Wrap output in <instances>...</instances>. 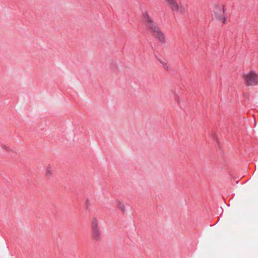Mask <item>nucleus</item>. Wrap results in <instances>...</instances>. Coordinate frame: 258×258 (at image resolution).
Returning a JSON list of instances; mask_svg holds the SVG:
<instances>
[{
	"mask_svg": "<svg viewBox=\"0 0 258 258\" xmlns=\"http://www.w3.org/2000/svg\"><path fill=\"white\" fill-rule=\"evenodd\" d=\"M225 11V6L221 4L216 5L213 11L215 19L223 24L226 22Z\"/></svg>",
	"mask_w": 258,
	"mask_h": 258,
	"instance_id": "nucleus-1",
	"label": "nucleus"
},
{
	"mask_svg": "<svg viewBox=\"0 0 258 258\" xmlns=\"http://www.w3.org/2000/svg\"><path fill=\"white\" fill-rule=\"evenodd\" d=\"M165 1L172 11L179 12L181 14L185 13L186 11L185 6L182 4L178 5L177 0H165Z\"/></svg>",
	"mask_w": 258,
	"mask_h": 258,
	"instance_id": "nucleus-2",
	"label": "nucleus"
},
{
	"mask_svg": "<svg viewBox=\"0 0 258 258\" xmlns=\"http://www.w3.org/2000/svg\"><path fill=\"white\" fill-rule=\"evenodd\" d=\"M143 22L148 30L151 33L157 27V25L154 22L149 14L145 12L143 13Z\"/></svg>",
	"mask_w": 258,
	"mask_h": 258,
	"instance_id": "nucleus-3",
	"label": "nucleus"
},
{
	"mask_svg": "<svg viewBox=\"0 0 258 258\" xmlns=\"http://www.w3.org/2000/svg\"><path fill=\"white\" fill-rule=\"evenodd\" d=\"M243 78L247 85L254 86L258 85V75L253 72L244 75Z\"/></svg>",
	"mask_w": 258,
	"mask_h": 258,
	"instance_id": "nucleus-4",
	"label": "nucleus"
},
{
	"mask_svg": "<svg viewBox=\"0 0 258 258\" xmlns=\"http://www.w3.org/2000/svg\"><path fill=\"white\" fill-rule=\"evenodd\" d=\"M151 34L160 42L163 43L165 42V35L158 26L151 33Z\"/></svg>",
	"mask_w": 258,
	"mask_h": 258,
	"instance_id": "nucleus-5",
	"label": "nucleus"
},
{
	"mask_svg": "<svg viewBox=\"0 0 258 258\" xmlns=\"http://www.w3.org/2000/svg\"><path fill=\"white\" fill-rule=\"evenodd\" d=\"M92 229V236L94 239L99 240L101 236V230L100 228L91 229Z\"/></svg>",
	"mask_w": 258,
	"mask_h": 258,
	"instance_id": "nucleus-6",
	"label": "nucleus"
},
{
	"mask_svg": "<svg viewBox=\"0 0 258 258\" xmlns=\"http://www.w3.org/2000/svg\"><path fill=\"white\" fill-rule=\"evenodd\" d=\"M91 229L100 228L99 227V219L96 217H93L91 221Z\"/></svg>",
	"mask_w": 258,
	"mask_h": 258,
	"instance_id": "nucleus-7",
	"label": "nucleus"
},
{
	"mask_svg": "<svg viewBox=\"0 0 258 258\" xmlns=\"http://www.w3.org/2000/svg\"><path fill=\"white\" fill-rule=\"evenodd\" d=\"M117 207L118 210L123 213L126 212V209L125 205L120 201H117L116 202Z\"/></svg>",
	"mask_w": 258,
	"mask_h": 258,
	"instance_id": "nucleus-8",
	"label": "nucleus"
},
{
	"mask_svg": "<svg viewBox=\"0 0 258 258\" xmlns=\"http://www.w3.org/2000/svg\"><path fill=\"white\" fill-rule=\"evenodd\" d=\"M52 175V167L50 165L47 166L46 169V175L49 177Z\"/></svg>",
	"mask_w": 258,
	"mask_h": 258,
	"instance_id": "nucleus-9",
	"label": "nucleus"
},
{
	"mask_svg": "<svg viewBox=\"0 0 258 258\" xmlns=\"http://www.w3.org/2000/svg\"><path fill=\"white\" fill-rule=\"evenodd\" d=\"M85 208L87 210V211H89L90 210V206L91 205V201L88 199H87L85 202Z\"/></svg>",
	"mask_w": 258,
	"mask_h": 258,
	"instance_id": "nucleus-10",
	"label": "nucleus"
},
{
	"mask_svg": "<svg viewBox=\"0 0 258 258\" xmlns=\"http://www.w3.org/2000/svg\"><path fill=\"white\" fill-rule=\"evenodd\" d=\"M161 64L162 65V67H163V68L165 70H166L167 71L169 70V66L168 65V64L166 62H163V61H161Z\"/></svg>",
	"mask_w": 258,
	"mask_h": 258,
	"instance_id": "nucleus-11",
	"label": "nucleus"
},
{
	"mask_svg": "<svg viewBox=\"0 0 258 258\" xmlns=\"http://www.w3.org/2000/svg\"><path fill=\"white\" fill-rule=\"evenodd\" d=\"M2 147L3 148H4L8 152H10L11 150L10 148L9 147L7 146L6 145H3Z\"/></svg>",
	"mask_w": 258,
	"mask_h": 258,
	"instance_id": "nucleus-12",
	"label": "nucleus"
}]
</instances>
